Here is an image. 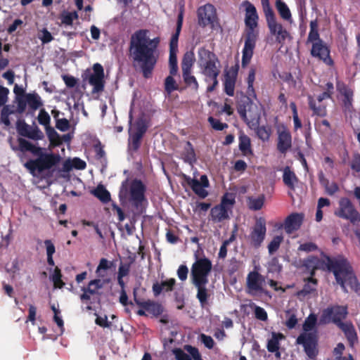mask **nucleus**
Masks as SVG:
<instances>
[{
    "label": "nucleus",
    "mask_w": 360,
    "mask_h": 360,
    "mask_svg": "<svg viewBox=\"0 0 360 360\" xmlns=\"http://www.w3.org/2000/svg\"><path fill=\"white\" fill-rule=\"evenodd\" d=\"M188 184L190 186L193 191L200 198H205L208 195V192L205 190L210 186V182L207 176L204 174L200 176V180L186 178Z\"/></svg>",
    "instance_id": "412c9836"
},
{
    "label": "nucleus",
    "mask_w": 360,
    "mask_h": 360,
    "mask_svg": "<svg viewBox=\"0 0 360 360\" xmlns=\"http://www.w3.org/2000/svg\"><path fill=\"white\" fill-rule=\"evenodd\" d=\"M91 193L103 203H107L110 200V193L102 184H99L91 191Z\"/></svg>",
    "instance_id": "f704fd0d"
},
{
    "label": "nucleus",
    "mask_w": 360,
    "mask_h": 360,
    "mask_svg": "<svg viewBox=\"0 0 360 360\" xmlns=\"http://www.w3.org/2000/svg\"><path fill=\"white\" fill-rule=\"evenodd\" d=\"M325 262L328 270L333 273L337 283L345 292H348L346 287V284H347L357 294L360 295V283L346 257L340 255L334 257L325 256Z\"/></svg>",
    "instance_id": "f03ea898"
},
{
    "label": "nucleus",
    "mask_w": 360,
    "mask_h": 360,
    "mask_svg": "<svg viewBox=\"0 0 360 360\" xmlns=\"http://www.w3.org/2000/svg\"><path fill=\"white\" fill-rule=\"evenodd\" d=\"M317 321L316 315L310 314L303 323V330L305 333L311 330L316 326Z\"/></svg>",
    "instance_id": "3c124183"
},
{
    "label": "nucleus",
    "mask_w": 360,
    "mask_h": 360,
    "mask_svg": "<svg viewBox=\"0 0 360 360\" xmlns=\"http://www.w3.org/2000/svg\"><path fill=\"white\" fill-rule=\"evenodd\" d=\"M133 262L134 259H131L128 263H121L118 269L117 275L120 276L121 277L127 276L129 273L131 265L133 263Z\"/></svg>",
    "instance_id": "052dcab7"
},
{
    "label": "nucleus",
    "mask_w": 360,
    "mask_h": 360,
    "mask_svg": "<svg viewBox=\"0 0 360 360\" xmlns=\"http://www.w3.org/2000/svg\"><path fill=\"white\" fill-rule=\"evenodd\" d=\"M38 38L43 44H48L53 39L52 34L46 28H43L39 32Z\"/></svg>",
    "instance_id": "4d7b16f0"
},
{
    "label": "nucleus",
    "mask_w": 360,
    "mask_h": 360,
    "mask_svg": "<svg viewBox=\"0 0 360 360\" xmlns=\"http://www.w3.org/2000/svg\"><path fill=\"white\" fill-rule=\"evenodd\" d=\"M78 18V14L76 11L69 12L62 15V23L66 25H72L74 20Z\"/></svg>",
    "instance_id": "13d9d810"
},
{
    "label": "nucleus",
    "mask_w": 360,
    "mask_h": 360,
    "mask_svg": "<svg viewBox=\"0 0 360 360\" xmlns=\"http://www.w3.org/2000/svg\"><path fill=\"white\" fill-rule=\"evenodd\" d=\"M132 115L129 114L128 151L131 155L136 153L141 146V139L147 131V125L143 118H139L132 125Z\"/></svg>",
    "instance_id": "0eeeda50"
},
{
    "label": "nucleus",
    "mask_w": 360,
    "mask_h": 360,
    "mask_svg": "<svg viewBox=\"0 0 360 360\" xmlns=\"http://www.w3.org/2000/svg\"><path fill=\"white\" fill-rule=\"evenodd\" d=\"M239 149L244 154H246L248 152H251L250 139L248 136H246L245 134L240 135V136H239Z\"/></svg>",
    "instance_id": "09e8293b"
},
{
    "label": "nucleus",
    "mask_w": 360,
    "mask_h": 360,
    "mask_svg": "<svg viewBox=\"0 0 360 360\" xmlns=\"http://www.w3.org/2000/svg\"><path fill=\"white\" fill-rule=\"evenodd\" d=\"M231 212V211L229 210V207H226L221 204H219L212 208L210 215L213 221L220 222L229 219V212Z\"/></svg>",
    "instance_id": "bb28decb"
},
{
    "label": "nucleus",
    "mask_w": 360,
    "mask_h": 360,
    "mask_svg": "<svg viewBox=\"0 0 360 360\" xmlns=\"http://www.w3.org/2000/svg\"><path fill=\"white\" fill-rule=\"evenodd\" d=\"M211 261L204 257L197 258L191 269V279L192 283L209 282L208 276L212 271Z\"/></svg>",
    "instance_id": "9d476101"
},
{
    "label": "nucleus",
    "mask_w": 360,
    "mask_h": 360,
    "mask_svg": "<svg viewBox=\"0 0 360 360\" xmlns=\"http://www.w3.org/2000/svg\"><path fill=\"white\" fill-rule=\"evenodd\" d=\"M284 336L281 333H272V337L267 342V349L269 352L274 353L279 349V339L283 338Z\"/></svg>",
    "instance_id": "a19ab883"
},
{
    "label": "nucleus",
    "mask_w": 360,
    "mask_h": 360,
    "mask_svg": "<svg viewBox=\"0 0 360 360\" xmlns=\"http://www.w3.org/2000/svg\"><path fill=\"white\" fill-rule=\"evenodd\" d=\"M264 202V196L261 195L258 198H248V207L252 210H259L262 209Z\"/></svg>",
    "instance_id": "49530a36"
},
{
    "label": "nucleus",
    "mask_w": 360,
    "mask_h": 360,
    "mask_svg": "<svg viewBox=\"0 0 360 360\" xmlns=\"http://www.w3.org/2000/svg\"><path fill=\"white\" fill-rule=\"evenodd\" d=\"M270 34L275 37L276 41L283 45L288 38H290L289 32L278 22L275 15L266 18Z\"/></svg>",
    "instance_id": "dca6fc26"
},
{
    "label": "nucleus",
    "mask_w": 360,
    "mask_h": 360,
    "mask_svg": "<svg viewBox=\"0 0 360 360\" xmlns=\"http://www.w3.org/2000/svg\"><path fill=\"white\" fill-rule=\"evenodd\" d=\"M198 65L200 68L201 73L205 76V82H208L210 77H217L220 70L216 65L219 60L215 54L202 47L198 49Z\"/></svg>",
    "instance_id": "423d86ee"
},
{
    "label": "nucleus",
    "mask_w": 360,
    "mask_h": 360,
    "mask_svg": "<svg viewBox=\"0 0 360 360\" xmlns=\"http://www.w3.org/2000/svg\"><path fill=\"white\" fill-rule=\"evenodd\" d=\"M297 345H301L307 356L312 360H314L319 353L317 349L318 341L315 334L311 333H302L296 340Z\"/></svg>",
    "instance_id": "4468645a"
},
{
    "label": "nucleus",
    "mask_w": 360,
    "mask_h": 360,
    "mask_svg": "<svg viewBox=\"0 0 360 360\" xmlns=\"http://www.w3.org/2000/svg\"><path fill=\"white\" fill-rule=\"evenodd\" d=\"M318 178L320 184L324 188L325 192L328 195H333L339 191V186L337 183L330 181L325 176L323 171L318 173Z\"/></svg>",
    "instance_id": "cd10ccee"
},
{
    "label": "nucleus",
    "mask_w": 360,
    "mask_h": 360,
    "mask_svg": "<svg viewBox=\"0 0 360 360\" xmlns=\"http://www.w3.org/2000/svg\"><path fill=\"white\" fill-rule=\"evenodd\" d=\"M338 205V209L335 212L337 217L349 220L354 226H360V214L349 198H340Z\"/></svg>",
    "instance_id": "f8f14e48"
},
{
    "label": "nucleus",
    "mask_w": 360,
    "mask_h": 360,
    "mask_svg": "<svg viewBox=\"0 0 360 360\" xmlns=\"http://www.w3.org/2000/svg\"><path fill=\"white\" fill-rule=\"evenodd\" d=\"M61 160L58 154L48 153L40 155L35 159H31L24 164V167L34 176L44 175V174L52 175L56 167Z\"/></svg>",
    "instance_id": "39448f33"
},
{
    "label": "nucleus",
    "mask_w": 360,
    "mask_h": 360,
    "mask_svg": "<svg viewBox=\"0 0 360 360\" xmlns=\"http://www.w3.org/2000/svg\"><path fill=\"white\" fill-rule=\"evenodd\" d=\"M183 18H184V6H181V9L178 15L177 23H176V29L174 34H172L170 43H169V49H178V39L181 30L182 24H183Z\"/></svg>",
    "instance_id": "7c9ffc66"
},
{
    "label": "nucleus",
    "mask_w": 360,
    "mask_h": 360,
    "mask_svg": "<svg viewBox=\"0 0 360 360\" xmlns=\"http://www.w3.org/2000/svg\"><path fill=\"white\" fill-rule=\"evenodd\" d=\"M287 319L285 321V326L288 329L294 328L297 323V319L295 313L291 310H287L285 311Z\"/></svg>",
    "instance_id": "5fc2aeb1"
},
{
    "label": "nucleus",
    "mask_w": 360,
    "mask_h": 360,
    "mask_svg": "<svg viewBox=\"0 0 360 360\" xmlns=\"http://www.w3.org/2000/svg\"><path fill=\"white\" fill-rule=\"evenodd\" d=\"M198 20L200 26L211 25L212 27H214V24L217 20L214 6L210 4L200 6L198 9Z\"/></svg>",
    "instance_id": "f3484780"
},
{
    "label": "nucleus",
    "mask_w": 360,
    "mask_h": 360,
    "mask_svg": "<svg viewBox=\"0 0 360 360\" xmlns=\"http://www.w3.org/2000/svg\"><path fill=\"white\" fill-rule=\"evenodd\" d=\"M195 61L194 53L192 51L186 52L181 62L182 73L191 72Z\"/></svg>",
    "instance_id": "e433bc0d"
},
{
    "label": "nucleus",
    "mask_w": 360,
    "mask_h": 360,
    "mask_svg": "<svg viewBox=\"0 0 360 360\" xmlns=\"http://www.w3.org/2000/svg\"><path fill=\"white\" fill-rule=\"evenodd\" d=\"M145 191L146 186L141 180L132 181L129 188V200L137 210L140 208L142 202L146 200Z\"/></svg>",
    "instance_id": "a211bd4d"
},
{
    "label": "nucleus",
    "mask_w": 360,
    "mask_h": 360,
    "mask_svg": "<svg viewBox=\"0 0 360 360\" xmlns=\"http://www.w3.org/2000/svg\"><path fill=\"white\" fill-rule=\"evenodd\" d=\"M12 112L9 110L8 106H4L1 110V120L6 126H9L11 124L8 116Z\"/></svg>",
    "instance_id": "69168bd1"
},
{
    "label": "nucleus",
    "mask_w": 360,
    "mask_h": 360,
    "mask_svg": "<svg viewBox=\"0 0 360 360\" xmlns=\"http://www.w3.org/2000/svg\"><path fill=\"white\" fill-rule=\"evenodd\" d=\"M178 49H169V72L172 75H175L178 71L176 53Z\"/></svg>",
    "instance_id": "c03bdc74"
},
{
    "label": "nucleus",
    "mask_w": 360,
    "mask_h": 360,
    "mask_svg": "<svg viewBox=\"0 0 360 360\" xmlns=\"http://www.w3.org/2000/svg\"><path fill=\"white\" fill-rule=\"evenodd\" d=\"M263 11L265 15V18L274 15V13L270 6L269 0H261Z\"/></svg>",
    "instance_id": "e2e57ef3"
},
{
    "label": "nucleus",
    "mask_w": 360,
    "mask_h": 360,
    "mask_svg": "<svg viewBox=\"0 0 360 360\" xmlns=\"http://www.w3.org/2000/svg\"><path fill=\"white\" fill-rule=\"evenodd\" d=\"M56 127L61 131H66L69 129L70 123L69 121L65 118L58 119L56 120Z\"/></svg>",
    "instance_id": "338daca9"
},
{
    "label": "nucleus",
    "mask_w": 360,
    "mask_h": 360,
    "mask_svg": "<svg viewBox=\"0 0 360 360\" xmlns=\"http://www.w3.org/2000/svg\"><path fill=\"white\" fill-rule=\"evenodd\" d=\"M176 283L174 278H169L168 280L162 281L161 283L155 282L153 283L152 289L153 294L158 297L162 291L170 292L173 290L174 285Z\"/></svg>",
    "instance_id": "c85d7f7f"
},
{
    "label": "nucleus",
    "mask_w": 360,
    "mask_h": 360,
    "mask_svg": "<svg viewBox=\"0 0 360 360\" xmlns=\"http://www.w3.org/2000/svg\"><path fill=\"white\" fill-rule=\"evenodd\" d=\"M182 158L185 162L191 165H193L197 160L194 148L190 141L186 143L182 153Z\"/></svg>",
    "instance_id": "473e14b6"
},
{
    "label": "nucleus",
    "mask_w": 360,
    "mask_h": 360,
    "mask_svg": "<svg viewBox=\"0 0 360 360\" xmlns=\"http://www.w3.org/2000/svg\"><path fill=\"white\" fill-rule=\"evenodd\" d=\"M182 77L184 82L187 86L192 88L193 89L197 91L198 89L199 85L198 82L195 76L191 74V72H186L182 73Z\"/></svg>",
    "instance_id": "a18cd8bd"
},
{
    "label": "nucleus",
    "mask_w": 360,
    "mask_h": 360,
    "mask_svg": "<svg viewBox=\"0 0 360 360\" xmlns=\"http://www.w3.org/2000/svg\"><path fill=\"white\" fill-rule=\"evenodd\" d=\"M266 278L257 271L249 272L246 278V291L252 296L262 295H269V291L265 289Z\"/></svg>",
    "instance_id": "9b49d317"
},
{
    "label": "nucleus",
    "mask_w": 360,
    "mask_h": 360,
    "mask_svg": "<svg viewBox=\"0 0 360 360\" xmlns=\"http://www.w3.org/2000/svg\"><path fill=\"white\" fill-rule=\"evenodd\" d=\"M255 73H256L255 69L254 68H251L249 71V74H248V79H247V82H248L247 93L248 94V95L250 96H256L254 86H253V84H254V82L255 79Z\"/></svg>",
    "instance_id": "de8ad7c7"
},
{
    "label": "nucleus",
    "mask_w": 360,
    "mask_h": 360,
    "mask_svg": "<svg viewBox=\"0 0 360 360\" xmlns=\"http://www.w3.org/2000/svg\"><path fill=\"white\" fill-rule=\"evenodd\" d=\"M129 192H128V179H126L122 183L120 193H119V198L120 201H124L127 199L128 196Z\"/></svg>",
    "instance_id": "0e129e2a"
},
{
    "label": "nucleus",
    "mask_w": 360,
    "mask_h": 360,
    "mask_svg": "<svg viewBox=\"0 0 360 360\" xmlns=\"http://www.w3.org/2000/svg\"><path fill=\"white\" fill-rule=\"evenodd\" d=\"M148 30H139L131 37L129 54L133 65L139 69L145 78H149L158 58V45L160 39H150Z\"/></svg>",
    "instance_id": "f257e3e1"
},
{
    "label": "nucleus",
    "mask_w": 360,
    "mask_h": 360,
    "mask_svg": "<svg viewBox=\"0 0 360 360\" xmlns=\"http://www.w3.org/2000/svg\"><path fill=\"white\" fill-rule=\"evenodd\" d=\"M238 113L250 127L259 125L261 115L260 109L249 97L246 98L243 107L239 108Z\"/></svg>",
    "instance_id": "ddd939ff"
},
{
    "label": "nucleus",
    "mask_w": 360,
    "mask_h": 360,
    "mask_svg": "<svg viewBox=\"0 0 360 360\" xmlns=\"http://www.w3.org/2000/svg\"><path fill=\"white\" fill-rule=\"evenodd\" d=\"M176 360H191V356L181 349H173Z\"/></svg>",
    "instance_id": "774afa93"
},
{
    "label": "nucleus",
    "mask_w": 360,
    "mask_h": 360,
    "mask_svg": "<svg viewBox=\"0 0 360 360\" xmlns=\"http://www.w3.org/2000/svg\"><path fill=\"white\" fill-rule=\"evenodd\" d=\"M283 181L290 189L294 191L299 180L296 174L290 167L286 166L283 169Z\"/></svg>",
    "instance_id": "c756f323"
},
{
    "label": "nucleus",
    "mask_w": 360,
    "mask_h": 360,
    "mask_svg": "<svg viewBox=\"0 0 360 360\" xmlns=\"http://www.w3.org/2000/svg\"><path fill=\"white\" fill-rule=\"evenodd\" d=\"M316 281L314 278H309L308 282L304 284L302 290L297 292L300 297L304 298L316 290Z\"/></svg>",
    "instance_id": "c9c22d12"
},
{
    "label": "nucleus",
    "mask_w": 360,
    "mask_h": 360,
    "mask_svg": "<svg viewBox=\"0 0 360 360\" xmlns=\"http://www.w3.org/2000/svg\"><path fill=\"white\" fill-rule=\"evenodd\" d=\"M165 91L169 94L177 89L175 79L172 77V75L166 77L165 82Z\"/></svg>",
    "instance_id": "bf43d9fd"
},
{
    "label": "nucleus",
    "mask_w": 360,
    "mask_h": 360,
    "mask_svg": "<svg viewBox=\"0 0 360 360\" xmlns=\"http://www.w3.org/2000/svg\"><path fill=\"white\" fill-rule=\"evenodd\" d=\"M255 315L257 319L262 321H265L268 319L267 313L265 309L259 306H256L255 308Z\"/></svg>",
    "instance_id": "680f3d73"
},
{
    "label": "nucleus",
    "mask_w": 360,
    "mask_h": 360,
    "mask_svg": "<svg viewBox=\"0 0 360 360\" xmlns=\"http://www.w3.org/2000/svg\"><path fill=\"white\" fill-rule=\"evenodd\" d=\"M236 84V77L231 76L229 73L225 75L224 78V92L229 96L234 95V89Z\"/></svg>",
    "instance_id": "ea45409f"
},
{
    "label": "nucleus",
    "mask_w": 360,
    "mask_h": 360,
    "mask_svg": "<svg viewBox=\"0 0 360 360\" xmlns=\"http://www.w3.org/2000/svg\"><path fill=\"white\" fill-rule=\"evenodd\" d=\"M255 127L257 128L256 134L259 139H260L262 141H266L269 139L271 131L269 128L264 126L259 127V125Z\"/></svg>",
    "instance_id": "864d4df0"
},
{
    "label": "nucleus",
    "mask_w": 360,
    "mask_h": 360,
    "mask_svg": "<svg viewBox=\"0 0 360 360\" xmlns=\"http://www.w3.org/2000/svg\"><path fill=\"white\" fill-rule=\"evenodd\" d=\"M347 315L348 308L347 306L338 304L329 306L323 310L319 323L321 325L334 323L344 333L348 341L353 342L357 339L354 326L349 321H342Z\"/></svg>",
    "instance_id": "20e7f679"
},
{
    "label": "nucleus",
    "mask_w": 360,
    "mask_h": 360,
    "mask_svg": "<svg viewBox=\"0 0 360 360\" xmlns=\"http://www.w3.org/2000/svg\"><path fill=\"white\" fill-rule=\"evenodd\" d=\"M311 55L312 57L322 60L326 65L332 66L333 60L330 56V49L323 41H319L311 46Z\"/></svg>",
    "instance_id": "6ab92c4d"
},
{
    "label": "nucleus",
    "mask_w": 360,
    "mask_h": 360,
    "mask_svg": "<svg viewBox=\"0 0 360 360\" xmlns=\"http://www.w3.org/2000/svg\"><path fill=\"white\" fill-rule=\"evenodd\" d=\"M303 220V215L299 213H292L285 220L284 229L286 233H291L300 229Z\"/></svg>",
    "instance_id": "b1692460"
},
{
    "label": "nucleus",
    "mask_w": 360,
    "mask_h": 360,
    "mask_svg": "<svg viewBox=\"0 0 360 360\" xmlns=\"http://www.w3.org/2000/svg\"><path fill=\"white\" fill-rule=\"evenodd\" d=\"M16 129L18 134L24 137L29 138L33 140H41L44 138L42 131L38 127L30 126L27 124L24 120H18L16 123Z\"/></svg>",
    "instance_id": "aec40b11"
},
{
    "label": "nucleus",
    "mask_w": 360,
    "mask_h": 360,
    "mask_svg": "<svg viewBox=\"0 0 360 360\" xmlns=\"http://www.w3.org/2000/svg\"><path fill=\"white\" fill-rule=\"evenodd\" d=\"M113 266L112 262H109L105 258H101L96 268V274L99 278H104L106 276L105 271Z\"/></svg>",
    "instance_id": "58836bf2"
},
{
    "label": "nucleus",
    "mask_w": 360,
    "mask_h": 360,
    "mask_svg": "<svg viewBox=\"0 0 360 360\" xmlns=\"http://www.w3.org/2000/svg\"><path fill=\"white\" fill-rule=\"evenodd\" d=\"M308 103L309 108L313 110L314 115L320 117H324L326 115V107L322 105H319L317 106L316 104V101H314L311 96H308Z\"/></svg>",
    "instance_id": "79ce46f5"
},
{
    "label": "nucleus",
    "mask_w": 360,
    "mask_h": 360,
    "mask_svg": "<svg viewBox=\"0 0 360 360\" xmlns=\"http://www.w3.org/2000/svg\"><path fill=\"white\" fill-rule=\"evenodd\" d=\"M208 122L211 125V127L217 131H222L226 128H228V124L226 123H222L220 120L214 118L213 117H208Z\"/></svg>",
    "instance_id": "6e6d98bb"
},
{
    "label": "nucleus",
    "mask_w": 360,
    "mask_h": 360,
    "mask_svg": "<svg viewBox=\"0 0 360 360\" xmlns=\"http://www.w3.org/2000/svg\"><path fill=\"white\" fill-rule=\"evenodd\" d=\"M51 117L47 112L45 111L44 109H41L39 111V115H38V121L39 123L41 125H44L46 127L47 132H55V130L50 127Z\"/></svg>",
    "instance_id": "37998d69"
},
{
    "label": "nucleus",
    "mask_w": 360,
    "mask_h": 360,
    "mask_svg": "<svg viewBox=\"0 0 360 360\" xmlns=\"http://www.w3.org/2000/svg\"><path fill=\"white\" fill-rule=\"evenodd\" d=\"M245 8V24L247 27L245 31V44L242 51V66L244 68L248 65L253 56L256 41L259 36V32L256 30L258 25L259 16L255 6L248 1L243 3Z\"/></svg>",
    "instance_id": "7ed1b4c3"
},
{
    "label": "nucleus",
    "mask_w": 360,
    "mask_h": 360,
    "mask_svg": "<svg viewBox=\"0 0 360 360\" xmlns=\"http://www.w3.org/2000/svg\"><path fill=\"white\" fill-rule=\"evenodd\" d=\"M25 99L30 109L32 111L37 110L43 105L41 97L35 92L26 94L25 95Z\"/></svg>",
    "instance_id": "2f4dec72"
},
{
    "label": "nucleus",
    "mask_w": 360,
    "mask_h": 360,
    "mask_svg": "<svg viewBox=\"0 0 360 360\" xmlns=\"http://www.w3.org/2000/svg\"><path fill=\"white\" fill-rule=\"evenodd\" d=\"M192 283L197 288L196 298L198 300L200 306L202 307H205L208 302V299L210 297V290L206 287L208 282H199Z\"/></svg>",
    "instance_id": "a878e982"
},
{
    "label": "nucleus",
    "mask_w": 360,
    "mask_h": 360,
    "mask_svg": "<svg viewBox=\"0 0 360 360\" xmlns=\"http://www.w3.org/2000/svg\"><path fill=\"white\" fill-rule=\"evenodd\" d=\"M283 240V237L282 236H276L274 237L272 240L268 245V250L270 255H273L276 252Z\"/></svg>",
    "instance_id": "603ef678"
},
{
    "label": "nucleus",
    "mask_w": 360,
    "mask_h": 360,
    "mask_svg": "<svg viewBox=\"0 0 360 360\" xmlns=\"http://www.w3.org/2000/svg\"><path fill=\"white\" fill-rule=\"evenodd\" d=\"M309 27H310V30H309V34L307 37V42L311 43V45H313L316 42L318 43V41H323L320 38V35L319 33V30H318L319 25H318L317 20H311L310 22Z\"/></svg>",
    "instance_id": "72a5a7b5"
},
{
    "label": "nucleus",
    "mask_w": 360,
    "mask_h": 360,
    "mask_svg": "<svg viewBox=\"0 0 360 360\" xmlns=\"http://www.w3.org/2000/svg\"><path fill=\"white\" fill-rule=\"evenodd\" d=\"M276 7L283 20L292 22V19L290 11L285 2H276Z\"/></svg>",
    "instance_id": "4c0bfd02"
},
{
    "label": "nucleus",
    "mask_w": 360,
    "mask_h": 360,
    "mask_svg": "<svg viewBox=\"0 0 360 360\" xmlns=\"http://www.w3.org/2000/svg\"><path fill=\"white\" fill-rule=\"evenodd\" d=\"M236 202L235 194L232 193H226L221 198L220 204L222 205L229 207V210L231 211L233 205Z\"/></svg>",
    "instance_id": "8fccbe9b"
},
{
    "label": "nucleus",
    "mask_w": 360,
    "mask_h": 360,
    "mask_svg": "<svg viewBox=\"0 0 360 360\" xmlns=\"http://www.w3.org/2000/svg\"><path fill=\"white\" fill-rule=\"evenodd\" d=\"M266 228L264 221H257L252 231L250 233L252 243L255 247H259L263 242L266 235Z\"/></svg>",
    "instance_id": "5701e85b"
},
{
    "label": "nucleus",
    "mask_w": 360,
    "mask_h": 360,
    "mask_svg": "<svg viewBox=\"0 0 360 360\" xmlns=\"http://www.w3.org/2000/svg\"><path fill=\"white\" fill-rule=\"evenodd\" d=\"M134 301L138 306L155 316H158L162 314V309L160 304L150 300L142 301L137 299L135 290L134 291Z\"/></svg>",
    "instance_id": "393cba45"
},
{
    "label": "nucleus",
    "mask_w": 360,
    "mask_h": 360,
    "mask_svg": "<svg viewBox=\"0 0 360 360\" xmlns=\"http://www.w3.org/2000/svg\"><path fill=\"white\" fill-rule=\"evenodd\" d=\"M82 78L93 86V94H98L104 90V70L100 63L94 64L92 70H87L82 75Z\"/></svg>",
    "instance_id": "1a4fd4ad"
},
{
    "label": "nucleus",
    "mask_w": 360,
    "mask_h": 360,
    "mask_svg": "<svg viewBox=\"0 0 360 360\" xmlns=\"http://www.w3.org/2000/svg\"><path fill=\"white\" fill-rule=\"evenodd\" d=\"M336 89L342 96V106L344 113L351 115L354 112L353 107L354 91L344 82L338 80L336 82Z\"/></svg>",
    "instance_id": "2eb2a0df"
},
{
    "label": "nucleus",
    "mask_w": 360,
    "mask_h": 360,
    "mask_svg": "<svg viewBox=\"0 0 360 360\" xmlns=\"http://www.w3.org/2000/svg\"><path fill=\"white\" fill-rule=\"evenodd\" d=\"M110 282L109 279L96 278L91 280L86 287L82 288V294L79 298L82 302H89L90 304H100L102 295L101 290L104 285Z\"/></svg>",
    "instance_id": "6e6552de"
},
{
    "label": "nucleus",
    "mask_w": 360,
    "mask_h": 360,
    "mask_svg": "<svg viewBox=\"0 0 360 360\" xmlns=\"http://www.w3.org/2000/svg\"><path fill=\"white\" fill-rule=\"evenodd\" d=\"M292 146V136L290 131L283 127L278 130L277 149L283 154H285Z\"/></svg>",
    "instance_id": "4be33fe9"
}]
</instances>
